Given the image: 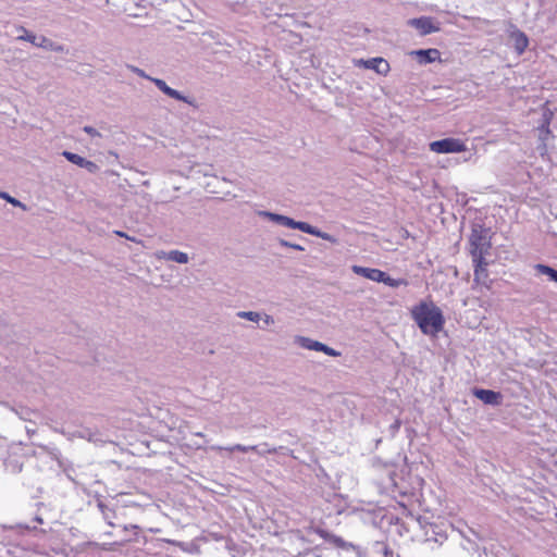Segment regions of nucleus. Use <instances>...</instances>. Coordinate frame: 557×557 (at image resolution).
<instances>
[{
  "instance_id": "nucleus-1",
  "label": "nucleus",
  "mask_w": 557,
  "mask_h": 557,
  "mask_svg": "<svg viewBox=\"0 0 557 557\" xmlns=\"http://www.w3.org/2000/svg\"><path fill=\"white\" fill-rule=\"evenodd\" d=\"M411 317L425 335L436 336L444 327L442 310L432 301H421L411 310Z\"/></svg>"
},
{
  "instance_id": "nucleus-2",
  "label": "nucleus",
  "mask_w": 557,
  "mask_h": 557,
  "mask_svg": "<svg viewBox=\"0 0 557 557\" xmlns=\"http://www.w3.org/2000/svg\"><path fill=\"white\" fill-rule=\"evenodd\" d=\"M470 255L472 259H484L492 247L491 240L487 238L484 230H473L470 238Z\"/></svg>"
},
{
  "instance_id": "nucleus-3",
  "label": "nucleus",
  "mask_w": 557,
  "mask_h": 557,
  "mask_svg": "<svg viewBox=\"0 0 557 557\" xmlns=\"http://www.w3.org/2000/svg\"><path fill=\"white\" fill-rule=\"evenodd\" d=\"M430 150L435 153H459L467 150V145L459 138H444L430 144Z\"/></svg>"
},
{
  "instance_id": "nucleus-4",
  "label": "nucleus",
  "mask_w": 557,
  "mask_h": 557,
  "mask_svg": "<svg viewBox=\"0 0 557 557\" xmlns=\"http://www.w3.org/2000/svg\"><path fill=\"white\" fill-rule=\"evenodd\" d=\"M408 24L414 27L420 35L425 36L440 30V26L430 16H421L418 18H411Z\"/></svg>"
},
{
  "instance_id": "nucleus-5",
  "label": "nucleus",
  "mask_w": 557,
  "mask_h": 557,
  "mask_svg": "<svg viewBox=\"0 0 557 557\" xmlns=\"http://www.w3.org/2000/svg\"><path fill=\"white\" fill-rule=\"evenodd\" d=\"M355 64L357 66H361V67H364V69L373 70L377 74H381V75H387V73L391 70V66H389L388 62L385 59L381 58V57L372 58V59H369V60H363V59L356 60Z\"/></svg>"
},
{
  "instance_id": "nucleus-6",
  "label": "nucleus",
  "mask_w": 557,
  "mask_h": 557,
  "mask_svg": "<svg viewBox=\"0 0 557 557\" xmlns=\"http://www.w3.org/2000/svg\"><path fill=\"white\" fill-rule=\"evenodd\" d=\"M473 261V275H474V282L478 284H482L485 286H488V262L486 261V258L484 259H472Z\"/></svg>"
},
{
  "instance_id": "nucleus-7",
  "label": "nucleus",
  "mask_w": 557,
  "mask_h": 557,
  "mask_svg": "<svg viewBox=\"0 0 557 557\" xmlns=\"http://www.w3.org/2000/svg\"><path fill=\"white\" fill-rule=\"evenodd\" d=\"M299 343L302 347L315 351H322L326 354L327 356L337 357L339 356V352L334 350L333 348L324 345L323 343L309 339L307 337H299Z\"/></svg>"
},
{
  "instance_id": "nucleus-8",
  "label": "nucleus",
  "mask_w": 557,
  "mask_h": 557,
  "mask_svg": "<svg viewBox=\"0 0 557 557\" xmlns=\"http://www.w3.org/2000/svg\"><path fill=\"white\" fill-rule=\"evenodd\" d=\"M354 273L361 275L368 280H371L373 282H382L384 280L385 272L373 269V268H364L360 265H354L352 267Z\"/></svg>"
},
{
  "instance_id": "nucleus-9",
  "label": "nucleus",
  "mask_w": 557,
  "mask_h": 557,
  "mask_svg": "<svg viewBox=\"0 0 557 557\" xmlns=\"http://www.w3.org/2000/svg\"><path fill=\"white\" fill-rule=\"evenodd\" d=\"M420 64H428L441 60V52L435 48L413 51Z\"/></svg>"
},
{
  "instance_id": "nucleus-10",
  "label": "nucleus",
  "mask_w": 557,
  "mask_h": 557,
  "mask_svg": "<svg viewBox=\"0 0 557 557\" xmlns=\"http://www.w3.org/2000/svg\"><path fill=\"white\" fill-rule=\"evenodd\" d=\"M474 396L488 405H500L502 394L492 389H475Z\"/></svg>"
},
{
  "instance_id": "nucleus-11",
  "label": "nucleus",
  "mask_w": 557,
  "mask_h": 557,
  "mask_svg": "<svg viewBox=\"0 0 557 557\" xmlns=\"http://www.w3.org/2000/svg\"><path fill=\"white\" fill-rule=\"evenodd\" d=\"M151 82L154 83V85L162 91L164 92L166 96L173 98V99H176V100H181V101H184V102H188L189 101L187 100L186 97H184L181 92H178L177 90L171 88L170 86L166 85V83L163 81V79H160V78H150Z\"/></svg>"
},
{
  "instance_id": "nucleus-12",
  "label": "nucleus",
  "mask_w": 557,
  "mask_h": 557,
  "mask_svg": "<svg viewBox=\"0 0 557 557\" xmlns=\"http://www.w3.org/2000/svg\"><path fill=\"white\" fill-rule=\"evenodd\" d=\"M151 82L154 83V85L162 91L164 92L166 96L173 98V99H176V100H181V101H184V102H188L189 101L187 100L186 97H184L181 92H178L177 90L171 88L170 86L166 85V83L163 81V79H160V78H150Z\"/></svg>"
},
{
  "instance_id": "nucleus-13",
  "label": "nucleus",
  "mask_w": 557,
  "mask_h": 557,
  "mask_svg": "<svg viewBox=\"0 0 557 557\" xmlns=\"http://www.w3.org/2000/svg\"><path fill=\"white\" fill-rule=\"evenodd\" d=\"M515 37V48L519 54L523 53L529 45V39L522 32H517L513 34Z\"/></svg>"
},
{
  "instance_id": "nucleus-14",
  "label": "nucleus",
  "mask_w": 557,
  "mask_h": 557,
  "mask_svg": "<svg viewBox=\"0 0 557 557\" xmlns=\"http://www.w3.org/2000/svg\"><path fill=\"white\" fill-rule=\"evenodd\" d=\"M535 269L539 273L549 276L552 281L557 283V270L545 264H536Z\"/></svg>"
},
{
  "instance_id": "nucleus-15",
  "label": "nucleus",
  "mask_w": 557,
  "mask_h": 557,
  "mask_svg": "<svg viewBox=\"0 0 557 557\" xmlns=\"http://www.w3.org/2000/svg\"><path fill=\"white\" fill-rule=\"evenodd\" d=\"M168 259L175 261L177 263H187L188 256L185 252L178 250H172L168 253Z\"/></svg>"
},
{
  "instance_id": "nucleus-16",
  "label": "nucleus",
  "mask_w": 557,
  "mask_h": 557,
  "mask_svg": "<svg viewBox=\"0 0 557 557\" xmlns=\"http://www.w3.org/2000/svg\"><path fill=\"white\" fill-rule=\"evenodd\" d=\"M70 162L78 165V166H83L84 165V162H85V158L81 157L79 154H76V153H73V152H70V151H63L62 153Z\"/></svg>"
},
{
  "instance_id": "nucleus-17",
  "label": "nucleus",
  "mask_w": 557,
  "mask_h": 557,
  "mask_svg": "<svg viewBox=\"0 0 557 557\" xmlns=\"http://www.w3.org/2000/svg\"><path fill=\"white\" fill-rule=\"evenodd\" d=\"M271 216L276 220L277 222H280L281 224L285 225V226H288V227H294L295 225V222L293 219L290 218H287V216H284V215H278V214H271Z\"/></svg>"
},
{
  "instance_id": "nucleus-18",
  "label": "nucleus",
  "mask_w": 557,
  "mask_h": 557,
  "mask_svg": "<svg viewBox=\"0 0 557 557\" xmlns=\"http://www.w3.org/2000/svg\"><path fill=\"white\" fill-rule=\"evenodd\" d=\"M382 283L391 286V287H398L399 285L401 284H407V282L405 280H395V278H392L391 276H388L386 273L384 274V280L382 281Z\"/></svg>"
},
{
  "instance_id": "nucleus-19",
  "label": "nucleus",
  "mask_w": 557,
  "mask_h": 557,
  "mask_svg": "<svg viewBox=\"0 0 557 557\" xmlns=\"http://www.w3.org/2000/svg\"><path fill=\"white\" fill-rule=\"evenodd\" d=\"M293 228H298L308 234H315L313 227L306 222H295V225Z\"/></svg>"
},
{
  "instance_id": "nucleus-20",
  "label": "nucleus",
  "mask_w": 557,
  "mask_h": 557,
  "mask_svg": "<svg viewBox=\"0 0 557 557\" xmlns=\"http://www.w3.org/2000/svg\"><path fill=\"white\" fill-rule=\"evenodd\" d=\"M21 38L32 42L33 45L40 46V47H42L44 44L48 41L45 37H41L40 41H37V37L34 34H27L25 37H21Z\"/></svg>"
},
{
  "instance_id": "nucleus-21",
  "label": "nucleus",
  "mask_w": 557,
  "mask_h": 557,
  "mask_svg": "<svg viewBox=\"0 0 557 557\" xmlns=\"http://www.w3.org/2000/svg\"><path fill=\"white\" fill-rule=\"evenodd\" d=\"M238 315L240 318H245V319L250 320L252 322H258L259 319H260L259 313L252 312V311H247V312L243 311V312H239Z\"/></svg>"
},
{
  "instance_id": "nucleus-22",
  "label": "nucleus",
  "mask_w": 557,
  "mask_h": 557,
  "mask_svg": "<svg viewBox=\"0 0 557 557\" xmlns=\"http://www.w3.org/2000/svg\"><path fill=\"white\" fill-rule=\"evenodd\" d=\"M240 451V453H248V451H255L257 450V446H244L240 444H236L235 446L230 448V451Z\"/></svg>"
},
{
  "instance_id": "nucleus-23",
  "label": "nucleus",
  "mask_w": 557,
  "mask_h": 557,
  "mask_svg": "<svg viewBox=\"0 0 557 557\" xmlns=\"http://www.w3.org/2000/svg\"><path fill=\"white\" fill-rule=\"evenodd\" d=\"M82 168H86L89 172L94 173L98 170V165L89 160L85 159L84 165Z\"/></svg>"
},
{
  "instance_id": "nucleus-24",
  "label": "nucleus",
  "mask_w": 557,
  "mask_h": 557,
  "mask_svg": "<svg viewBox=\"0 0 557 557\" xmlns=\"http://www.w3.org/2000/svg\"><path fill=\"white\" fill-rule=\"evenodd\" d=\"M0 197L5 199L7 201H9L10 203H12L14 206H20L21 205V202L18 200H16L15 198L11 197L7 193H0Z\"/></svg>"
},
{
  "instance_id": "nucleus-25",
  "label": "nucleus",
  "mask_w": 557,
  "mask_h": 557,
  "mask_svg": "<svg viewBox=\"0 0 557 557\" xmlns=\"http://www.w3.org/2000/svg\"><path fill=\"white\" fill-rule=\"evenodd\" d=\"M552 115H553V113L550 111L547 114H545V121L542 126L543 129H545L547 133H549V123H550Z\"/></svg>"
},
{
  "instance_id": "nucleus-26",
  "label": "nucleus",
  "mask_w": 557,
  "mask_h": 557,
  "mask_svg": "<svg viewBox=\"0 0 557 557\" xmlns=\"http://www.w3.org/2000/svg\"><path fill=\"white\" fill-rule=\"evenodd\" d=\"M129 69H131L134 73H136L137 75H139V76H141V77L149 78V79L151 78V77L147 76V75L145 74V72H144L143 70L138 69V67L129 66Z\"/></svg>"
},
{
  "instance_id": "nucleus-27",
  "label": "nucleus",
  "mask_w": 557,
  "mask_h": 557,
  "mask_svg": "<svg viewBox=\"0 0 557 557\" xmlns=\"http://www.w3.org/2000/svg\"><path fill=\"white\" fill-rule=\"evenodd\" d=\"M115 235L120 236V237H125L126 239H129V240H133L135 242V238L133 237H129L126 233L124 232H121V231H115L114 232Z\"/></svg>"
},
{
  "instance_id": "nucleus-28",
  "label": "nucleus",
  "mask_w": 557,
  "mask_h": 557,
  "mask_svg": "<svg viewBox=\"0 0 557 557\" xmlns=\"http://www.w3.org/2000/svg\"><path fill=\"white\" fill-rule=\"evenodd\" d=\"M84 131L90 135H96L97 134V131L90 126H85L84 127Z\"/></svg>"
},
{
  "instance_id": "nucleus-29",
  "label": "nucleus",
  "mask_w": 557,
  "mask_h": 557,
  "mask_svg": "<svg viewBox=\"0 0 557 557\" xmlns=\"http://www.w3.org/2000/svg\"><path fill=\"white\" fill-rule=\"evenodd\" d=\"M265 322H267V323H271V322H273V320H272V318H271V317H267Z\"/></svg>"
}]
</instances>
